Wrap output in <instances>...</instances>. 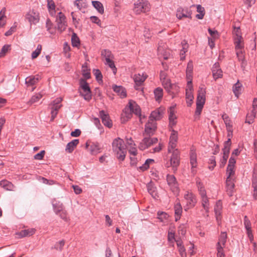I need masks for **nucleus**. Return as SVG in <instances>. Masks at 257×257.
<instances>
[{
	"instance_id": "obj_1",
	"label": "nucleus",
	"mask_w": 257,
	"mask_h": 257,
	"mask_svg": "<svg viewBox=\"0 0 257 257\" xmlns=\"http://www.w3.org/2000/svg\"><path fill=\"white\" fill-rule=\"evenodd\" d=\"M112 150L116 155V158L120 161H123L126 154V149L122 139L117 138L112 143Z\"/></svg>"
},
{
	"instance_id": "obj_2",
	"label": "nucleus",
	"mask_w": 257,
	"mask_h": 257,
	"mask_svg": "<svg viewBox=\"0 0 257 257\" xmlns=\"http://www.w3.org/2000/svg\"><path fill=\"white\" fill-rule=\"evenodd\" d=\"M124 116L127 119H130L132 116V113H134L137 116L141 117V109L138 104L133 100H130L128 106H126L123 110Z\"/></svg>"
},
{
	"instance_id": "obj_3",
	"label": "nucleus",
	"mask_w": 257,
	"mask_h": 257,
	"mask_svg": "<svg viewBox=\"0 0 257 257\" xmlns=\"http://www.w3.org/2000/svg\"><path fill=\"white\" fill-rule=\"evenodd\" d=\"M205 89L203 87H199L196 100V108L195 112L196 117L199 116L202 111L205 102Z\"/></svg>"
},
{
	"instance_id": "obj_4",
	"label": "nucleus",
	"mask_w": 257,
	"mask_h": 257,
	"mask_svg": "<svg viewBox=\"0 0 257 257\" xmlns=\"http://www.w3.org/2000/svg\"><path fill=\"white\" fill-rule=\"evenodd\" d=\"M150 9V4L146 0H138L134 4V11L137 15L141 13H146L149 11Z\"/></svg>"
},
{
	"instance_id": "obj_5",
	"label": "nucleus",
	"mask_w": 257,
	"mask_h": 257,
	"mask_svg": "<svg viewBox=\"0 0 257 257\" xmlns=\"http://www.w3.org/2000/svg\"><path fill=\"white\" fill-rule=\"evenodd\" d=\"M172 153V156L170 160V163H167L166 166L169 167L170 166L172 167V169L174 172H175L177 170V168L180 164V152L176 149L171 150Z\"/></svg>"
},
{
	"instance_id": "obj_6",
	"label": "nucleus",
	"mask_w": 257,
	"mask_h": 257,
	"mask_svg": "<svg viewBox=\"0 0 257 257\" xmlns=\"http://www.w3.org/2000/svg\"><path fill=\"white\" fill-rule=\"evenodd\" d=\"M79 85L80 87L83 91V93L80 92V95H81L85 100L89 101L92 98V95L88 83L85 79L81 78L79 80Z\"/></svg>"
},
{
	"instance_id": "obj_7",
	"label": "nucleus",
	"mask_w": 257,
	"mask_h": 257,
	"mask_svg": "<svg viewBox=\"0 0 257 257\" xmlns=\"http://www.w3.org/2000/svg\"><path fill=\"white\" fill-rule=\"evenodd\" d=\"M56 26L55 28L60 32V33L64 31L67 26L66 18L65 15L62 12H59L56 18Z\"/></svg>"
},
{
	"instance_id": "obj_8",
	"label": "nucleus",
	"mask_w": 257,
	"mask_h": 257,
	"mask_svg": "<svg viewBox=\"0 0 257 257\" xmlns=\"http://www.w3.org/2000/svg\"><path fill=\"white\" fill-rule=\"evenodd\" d=\"M231 145V142L230 139H228V140L224 143V147L222 149L223 156L220 163V167L221 168L223 167L226 163L230 153Z\"/></svg>"
},
{
	"instance_id": "obj_9",
	"label": "nucleus",
	"mask_w": 257,
	"mask_h": 257,
	"mask_svg": "<svg viewBox=\"0 0 257 257\" xmlns=\"http://www.w3.org/2000/svg\"><path fill=\"white\" fill-rule=\"evenodd\" d=\"M158 140L157 138H151L149 136H144V138L140 143L139 148L142 150H145L152 145L157 144Z\"/></svg>"
},
{
	"instance_id": "obj_10",
	"label": "nucleus",
	"mask_w": 257,
	"mask_h": 257,
	"mask_svg": "<svg viewBox=\"0 0 257 257\" xmlns=\"http://www.w3.org/2000/svg\"><path fill=\"white\" fill-rule=\"evenodd\" d=\"M157 130V123L155 121L148 120L145 126V131L143 133L144 136L151 137L154 135Z\"/></svg>"
},
{
	"instance_id": "obj_11",
	"label": "nucleus",
	"mask_w": 257,
	"mask_h": 257,
	"mask_svg": "<svg viewBox=\"0 0 257 257\" xmlns=\"http://www.w3.org/2000/svg\"><path fill=\"white\" fill-rule=\"evenodd\" d=\"M148 75L145 73H139L134 76V80L135 82V88L136 90H139L141 86L142 85Z\"/></svg>"
},
{
	"instance_id": "obj_12",
	"label": "nucleus",
	"mask_w": 257,
	"mask_h": 257,
	"mask_svg": "<svg viewBox=\"0 0 257 257\" xmlns=\"http://www.w3.org/2000/svg\"><path fill=\"white\" fill-rule=\"evenodd\" d=\"M192 12L188 8L179 7L176 12V17L178 19L181 20L183 18H188L192 19Z\"/></svg>"
},
{
	"instance_id": "obj_13",
	"label": "nucleus",
	"mask_w": 257,
	"mask_h": 257,
	"mask_svg": "<svg viewBox=\"0 0 257 257\" xmlns=\"http://www.w3.org/2000/svg\"><path fill=\"white\" fill-rule=\"evenodd\" d=\"M26 19L28 21L31 25L32 24L36 25L39 22V14L34 10L30 11L26 14Z\"/></svg>"
},
{
	"instance_id": "obj_14",
	"label": "nucleus",
	"mask_w": 257,
	"mask_h": 257,
	"mask_svg": "<svg viewBox=\"0 0 257 257\" xmlns=\"http://www.w3.org/2000/svg\"><path fill=\"white\" fill-rule=\"evenodd\" d=\"M178 141V132L174 130H171V134L170 137V141L169 143L168 151L169 153L171 152V150L175 148L176 143Z\"/></svg>"
},
{
	"instance_id": "obj_15",
	"label": "nucleus",
	"mask_w": 257,
	"mask_h": 257,
	"mask_svg": "<svg viewBox=\"0 0 257 257\" xmlns=\"http://www.w3.org/2000/svg\"><path fill=\"white\" fill-rule=\"evenodd\" d=\"M184 198L189 208L193 207L197 202L195 195L191 192H187L184 194Z\"/></svg>"
},
{
	"instance_id": "obj_16",
	"label": "nucleus",
	"mask_w": 257,
	"mask_h": 257,
	"mask_svg": "<svg viewBox=\"0 0 257 257\" xmlns=\"http://www.w3.org/2000/svg\"><path fill=\"white\" fill-rule=\"evenodd\" d=\"M99 115L102 120V123L105 126L108 128H111L112 127V121L110 119L109 114L107 113H106L104 110H102L99 111Z\"/></svg>"
},
{
	"instance_id": "obj_17",
	"label": "nucleus",
	"mask_w": 257,
	"mask_h": 257,
	"mask_svg": "<svg viewBox=\"0 0 257 257\" xmlns=\"http://www.w3.org/2000/svg\"><path fill=\"white\" fill-rule=\"evenodd\" d=\"M167 181L168 184L169 185L173 192H175L178 190L177 183L176 179L174 175H168L167 176Z\"/></svg>"
},
{
	"instance_id": "obj_18",
	"label": "nucleus",
	"mask_w": 257,
	"mask_h": 257,
	"mask_svg": "<svg viewBox=\"0 0 257 257\" xmlns=\"http://www.w3.org/2000/svg\"><path fill=\"white\" fill-rule=\"evenodd\" d=\"M212 72L213 78L215 80L222 77V71L220 69L219 64L218 62L215 63L213 65L212 68Z\"/></svg>"
},
{
	"instance_id": "obj_19",
	"label": "nucleus",
	"mask_w": 257,
	"mask_h": 257,
	"mask_svg": "<svg viewBox=\"0 0 257 257\" xmlns=\"http://www.w3.org/2000/svg\"><path fill=\"white\" fill-rule=\"evenodd\" d=\"M86 147L92 155L98 154L100 152L101 149L98 143H93L91 145H88L87 143H86Z\"/></svg>"
},
{
	"instance_id": "obj_20",
	"label": "nucleus",
	"mask_w": 257,
	"mask_h": 257,
	"mask_svg": "<svg viewBox=\"0 0 257 257\" xmlns=\"http://www.w3.org/2000/svg\"><path fill=\"white\" fill-rule=\"evenodd\" d=\"M163 110L159 108L152 111L149 117V120H152V121H156L160 120L163 116Z\"/></svg>"
},
{
	"instance_id": "obj_21",
	"label": "nucleus",
	"mask_w": 257,
	"mask_h": 257,
	"mask_svg": "<svg viewBox=\"0 0 257 257\" xmlns=\"http://www.w3.org/2000/svg\"><path fill=\"white\" fill-rule=\"evenodd\" d=\"M226 188L227 194L229 196H232L234 188V179L233 178H226Z\"/></svg>"
},
{
	"instance_id": "obj_22",
	"label": "nucleus",
	"mask_w": 257,
	"mask_h": 257,
	"mask_svg": "<svg viewBox=\"0 0 257 257\" xmlns=\"http://www.w3.org/2000/svg\"><path fill=\"white\" fill-rule=\"evenodd\" d=\"M191 84H192L191 81H189L188 82V87H189L190 90H186V98L187 99L186 102L187 103V105L188 106H190L191 105L193 100L194 99L193 95L191 92V89L192 88Z\"/></svg>"
},
{
	"instance_id": "obj_23",
	"label": "nucleus",
	"mask_w": 257,
	"mask_h": 257,
	"mask_svg": "<svg viewBox=\"0 0 257 257\" xmlns=\"http://www.w3.org/2000/svg\"><path fill=\"white\" fill-rule=\"evenodd\" d=\"M112 89L113 91L120 96V97L124 98L126 96L125 89L122 86L114 85L112 86Z\"/></svg>"
},
{
	"instance_id": "obj_24",
	"label": "nucleus",
	"mask_w": 257,
	"mask_h": 257,
	"mask_svg": "<svg viewBox=\"0 0 257 257\" xmlns=\"http://www.w3.org/2000/svg\"><path fill=\"white\" fill-rule=\"evenodd\" d=\"M40 77L38 75L30 76L26 78V83L28 86H33L37 83L40 79Z\"/></svg>"
},
{
	"instance_id": "obj_25",
	"label": "nucleus",
	"mask_w": 257,
	"mask_h": 257,
	"mask_svg": "<svg viewBox=\"0 0 257 257\" xmlns=\"http://www.w3.org/2000/svg\"><path fill=\"white\" fill-rule=\"evenodd\" d=\"M62 101L61 98H58L53 101L51 104L49 105V108L51 110H53L58 112L59 110L62 106L60 102Z\"/></svg>"
},
{
	"instance_id": "obj_26",
	"label": "nucleus",
	"mask_w": 257,
	"mask_h": 257,
	"mask_svg": "<svg viewBox=\"0 0 257 257\" xmlns=\"http://www.w3.org/2000/svg\"><path fill=\"white\" fill-rule=\"evenodd\" d=\"M79 141L78 139H75L68 143L66 147L65 151L69 153H72L74 148L79 144Z\"/></svg>"
},
{
	"instance_id": "obj_27",
	"label": "nucleus",
	"mask_w": 257,
	"mask_h": 257,
	"mask_svg": "<svg viewBox=\"0 0 257 257\" xmlns=\"http://www.w3.org/2000/svg\"><path fill=\"white\" fill-rule=\"evenodd\" d=\"M0 186L9 191H14L15 188V186L11 182L6 180L0 181Z\"/></svg>"
},
{
	"instance_id": "obj_28",
	"label": "nucleus",
	"mask_w": 257,
	"mask_h": 257,
	"mask_svg": "<svg viewBox=\"0 0 257 257\" xmlns=\"http://www.w3.org/2000/svg\"><path fill=\"white\" fill-rule=\"evenodd\" d=\"M53 208L56 214H58L59 212L63 209V204L59 201L54 200L52 201Z\"/></svg>"
},
{
	"instance_id": "obj_29",
	"label": "nucleus",
	"mask_w": 257,
	"mask_h": 257,
	"mask_svg": "<svg viewBox=\"0 0 257 257\" xmlns=\"http://www.w3.org/2000/svg\"><path fill=\"white\" fill-rule=\"evenodd\" d=\"M92 5L99 14H103L104 13V7L100 2L97 1H92Z\"/></svg>"
},
{
	"instance_id": "obj_30",
	"label": "nucleus",
	"mask_w": 257,
	"mask_h": 257,
	"mask_svg": "<svg viewBox=\"0 0 257 257\" xmlns=\"http://www.w3.org/2000/svg\"><path fill=\"white\" fill-rule=\"evenodd\" d=\"M147 189L148 192L153 198H156L158 196L156 187L153 184L149 183L147 185Z\"/></svg>"
},
{
	"instance_id": "obj_31",
	"label": "nucleus",
	"mask_w": 257,
	"mask_h": 257,
	"mask_svg": "<svg viewBox=\"0 0 257 257\" xmlns=\"http://www.w3.org/2000/svg\"><path fill=\"white\" fill-rule=\"evenodd\" d=\"M227 236L226 232H221L219 237L218 242L217 243V246H222L224 247L226 242Z\"/></svg>"
},
{
	"instance_id": "obj_32",
	"label": "nucleus",
	"mask_w": 257,
	"mask_h": 257,
	"mask_svg": "<svg viewBox=\"0 0 257 257\" xmlns=\"http://www.w3.org/2000/svg\"><path fill=\"white\" fill-rule=\"evenodd\" d=\"M221 210L222 203L220 200H218L217 201L214 207V212L217 220L219 219V216L221 215Z\"/></svg>"
},
{
	"instance_id": "obj_33",
	"label": "nucleus",
	"mask_w": 257,
	"mask_h": 257,
	"mask_svg": "<svg viewBox=\"0 0 257 257\" xmlns=\"http://www.w3.org/2000/svg\"><path fill=\"white\" fill-rule=\"evenodd\" d=\"M197 12L199 13L196 15V18L199 20L203 19L205 14V11L204 7H202L200 5H196Z\"/></svg>"
},
{
	"instance_id": "obj_34",
	"label": "nucleus",
	"mask_w": 257,
	"mask_h": 257,
	"mask_svg": "<svg viewBox=\"0 0 257 257\" xmlns=\"http://www.w3.org/2000/svg\"><path fill=\"white\" fill-rule=\"evenodd\" d=\"M235 50L242 49L244 47L242 37L234 38Z\"/></svg>"
},
{
	"instance_id": "obj_35",
	"label": "nucleus",
	"mask_w": 257,
	"mask_h": 257,
	"mask_svg": "<svg viewBox=\"0 0 257 257\" xmlns=\"http://www.w3.org/2000/svg\"><path fill=\"white\" fill-rule=\"evenodd\" d=\"M190 164L192 166V172L195 173L194 168L197 166V157L195 153L192 152L190 154Z\"/></svg>"
},
{
	"instance_id": "obj_36",
	"label": "nucleus",
	"mask_w": 257,
	"mask_h": 257,
	"mask_svg": "<svg viewBox=\"0 0 257 257\" xmlns=\"http://www.w3.org/2000/svg\"><path fill=\"white\" fill-rule=\"evenodd\" d=\"M35 230L33 228L23 230L20 232L19 235L21 237L30 236L34 234Z\"/></svg>"
},
{
	"instance_id": "obj_37",
	"label": "nucleus",
	"mask_w": 257,
	"mask_h": 257,
	"mask_svg": "<svg viewBox=\"0 0 257 257\" xmlns=\"http://www.w3.org/2000/svg\"><path fill=\"white\" fill-rule=\"evenodd\" d=\"M155 99L156 100L161 99L163 95V89L161 87H157L154 91Z\"/></svg>"
},
{
	"instance_id": "obj_38",
	"label": "nucleus",
	"mask_w": 257,
	"mask_h": 257,
	"mask_svg": "<svg viewBox=\"0 0 257 257\" xmlns=\"http://www.w3.org/2000/svg\"><path fill=\"white\" fill-rule=\"evenodd\" d=\"M163 84L165 89L168 92H171L174 87H176L175 84H172L170 80H167L165 82H163Z\"/></svg>"
},
{
	"instance_id": "obj_39",
	"label": "nucleus",
	"mask_w": 257,
	"mask_h": 257,
	"mask_svg": "<svg viewBox=\"0 0 257 257\" xmlns=\"http://www.w3.org/2000/svg\"><path fill=\"white\" fill-rule=\"evenodd\" d=\"M202 206L206 213L209 212V199L207 197H202Z\"/></svg>"
},
{
	"instance_id": "obj_40",
	"label": "nucleus",
	"mask_w": 257,
	"mask_h": 257,
	"mask_svg": "<svg viewBox=\"0 0 257 257\" xmlns=\"http://www.w3.org/2000/svg\"><path fill=\"white\" fill-rule=\"evenodd\" d=\"M241 84L238 81L233 86V91L235 96L238 95L240 93L241 90Z\"/></svg>"
},
{
	"instance_id": "obj_41",
	"label": "nucleus",
	"mask_w": 257,
	"mask_h": 257,
	"mask_svg": "<svg viewBox=\"0 0 257 257\" xmlns=\"http://www.w3.org/2000/svg\"><path fill=\"white\" fill-rule=\"evenodd\" d=\"M222 118L223 120H224V122L226 125L227 130L232 128V125L231 124V121H230L228 116L226 114L224 113L222 115Z\"/></svg>"
},
{
	"instance_id": "obj_42",
	"label": "nucleus",
	"mask_w": 257,
	"mask_h": 257,
	"mask_svg": "<svg viewBox=\"0 0 257 257\" xmlns=\"http://www.w3.org/2000/svg\"><path fill=\"white\" fill-rule=\"evenodd\" d=\"M71 43L73 47H78L80 45V40L76 34L73 33L71 37Z\"/></svg>"
},
{
	"instance_id": "obj_43",
	"label": "nucleus",
	"mask_w": 257,
	"mask_h": 257,
	"mask_svg": "<svg viewBox=\"0 0 257 257\" xmlns=\"http://www.w3.org/2000/svg\"><path fill=\"white\" fill-rule=\"evenodd\" d=\"M234 168V167H232L230 165H227L226 173L227 175V178H233L232 177L234 176L235 173Z\"/></svg>"
},
{
	"instance_id": "obj_44",
	"label": "nucleus",
	"mask_w": 257,
	"mask_h": 257,
	"mask_svg": "<svg viewBox=\"0 0 257 257\" xmlns=\"http://www.w3.org/2000/svg\"><path fill=\"white\" fill-rule=\"evenodd\" d=\"M42 50V45L40 44H39L37 46V49L32 52V59H34L36 58L41 53Z\"/></svg>"
},
{
	"instance_id": "obj_45",
	"label": "nucleus",
	"mask_w": 257,
	"mask_h": 257,
	"mask_svg": "<svg viewBox=\"0 0 257 257\" xmlns=\"http://www.w3.org/2000/svg\"><path fill=\"white\" fill-rule=\"evenodd\" d=\"M256 114L253 113V111H251L250 114H247L245 122L248 123L249 124L252 123L253 122V120L255 117Z\"/></svg>"
},
{
	"instance_id": "obj_46",
	"label": "nucleus",
	"mask_w": 257,
	"mask_h": 257,
	"mask_svg": "<svg viewBox=\"0 0 257 257\" xmlns=\"http://www.w3.org/2000/svg\"><path fill=\"white\" fill-rule=\"evenodd\" d=\"M42 96L43 95L40 93L36 94L35 95H33L31 97V99L29 101V103L31 104H33L34 103L38 102L42 97Z\"/></svg>"
},
{
	"instance_id": "obj_47",
	"label": "nucleus",
	"mask_w": 257,
	"mask_h": 257,
	"mask_svg": "<svg viewBox=\"0 0 257 257\" xmlns=\"http://www.w3.org/2000/svg\"><path fill=\"white\" fill-rule=\"evenodd\" d=\"M157 215L158 218L162 222L164 221V220L168 219L169 216L167 213L163 211H158Z\"/></svg>"
},
{
	"instance_id": "obj_48",
	"label": "nucleus",
	"mask_w": 257,
	"mask_h": 257,
	"mask_svg": "<svg viewBox=\"0 0 257 257\" xmlns=\"http://www.w3.org/2000/svg\"><path fill=\"white\" fill-rule=\"evenodd\" d=\"M244 225L246 231H250V230H251V223L246 216H245L244 217Z\"/></svg>"
},
{
	"instance_id": "obj_49",
	"label": "nucleus",
	"mask_w": 257,
	"mask_h": 257,
	"mask_svg": "<svg viewBox=\"0 0 257 257\" xmlns=\"http://www.w3.org/2000/svg\"><path fill=\"white\" fill-rule=\"evenodd\" d=\"M106 64L108 65L109 67L112 69L113 73L115 74L116 73V68L113 61L111 60V59L107 58L106 59Z\"/></svg>"
},
{
	"instance_id": "obj_50",
	"label": "nucleus",
	"mask_w": 257,
	"mask_h": 257,
	"mask_svg": "<svg viewBox=\"0 0 257 257\" xmlns=\"http://www.w3.org/2000/svg\"><path fill=\"white\" fill-rule=\"evenodd\" d=\"M94 74L95 76L96 80L99 82L101 81L102 82V75L101 72L99 69H95L94 70Z\"/></svg>"
},
{
	"instance_id": "obj_51",
	"label": "nucleus",
	"mask_w": 257,
	"mask_h": 257,
	"mask_svg": "<svg viewBox=\"0 0 257 257\" xmlns=\"http://www.w3.org/2000/svg\"><path fill=\"white\" fill-rule=\"evenodd\" d=\"M74 5L79 10H81L82 8H84L86 6V3L83 0H76L74 2Z\"/></svg>"
},
{
	"instance_id": "obj_52",
	"label": "nucleus",
	"mask_w": 257,
	"mask_h": 257,
	"mask_svg": "<svg viewBox=\"0 0 257 257\" xmlns=\"http://www.w3.org/2000/svg\"><path fill=\"white\" fill-rule=\"evenodd\" d=\"M175 214L181 215L182 207L180 203H178L174 206Z\"/></svg>"
},
{
	"instance_id": "obj_53",
	"label": "nucleus",
	"mask_w": 257,
	"mask_h": 257,
	"mask_svg": "<svg viewBox=\"0 0 257 257\" xmlns=\"http://www.w3.org/2000/svg\"><path fill=\"white\" fill-rule=\"evenodd\" d=\"M101 55L105 58V61H106V59L107 58L111 59L112 58L111 52L106 49L101 51Z\"/></svg>"
},
{
	"instance_id": "obj_54",
	"label": "nucleus",
	"mask_w": 257,
	"mask_h": 257,
	"mask_svg": "<svg viewBox=\"0 0 257 257\" xmlns=\"http://www.w3.org/2000/svg\"><path fill=\"white\" fill-rule=\"evenodd\" d=\"M236 56L238 58V60L239 61L242 62V63H243L245 59H244V55H243V53H242V49L236 50Z\"/></svg>"
},
{
	"instance_id": "obj_55",
	"label": "nucleus",
	"mask_w": 257,
	"mask_h": 257,
	"mask_svg": "<svg viewBox=\"0 0 257 257\" xmlns=\"http://www.w3.org/2000/svg\"><path fill=\"white\" fill-rule=\"evenodd\" d=\"M65 244V241L64 240H62L59 242H57L56 243V244L54 245V248L56 249L57 250H59L60 251H61L63 249V247Z\"/></svg>"
},
{
	"instance_id": "obj_56",
	"label": "nucleus",
	"mask_w": 257,
	"mask_h": 257,
	"mask_svg": "<svg viewBox=\"0 0 257 257\" xmlns=\"http://www.w3.org/2000/svg\"><path fill=\"white\" fill-rule=\"evenodd\" d=\"M165 50V44L162 42L158 44V52L160 54H164Z\"/></svg>"
},
{
	"instance_id": "obj_57",
	"label": "nucleus",
	"mask_w": 257,
	"mask_h": 257,
	"mask_svg": "<svg viewBox=\"0 0 257 257\" xmlns=\"http://www.w3.org/2000/svg\"><path fill=\"white\" fill-rule=\"evenodd\" d=\"M193 71V64L192 62H189L188 63L187 69H186V75L187 76H190Z\"/></svg>"
},
{
	"instance_id": "obj_58",
	"label": "nucleus",
	"mask_w": 257,
	"mask_h": 257,
	"mask_svg": "<svg viewBox=\"0 0 257 257\" xmlns=\"http://www.w3.org/2000/svg\"><path fill=\"white\" fill-rule=\"evenodd\" d=\"M10 46L9 45H4L0 52V57H4L9 49Z\"/></svg>"
},
{
	"instance_id": "obj_59",
	"label": "nucleus",
	"mask_w": 257,
	"mask_h": 257,
	"mask_svg": "<svg viewBox=\"0 0 257 257\" xmlns=\"http://www.w3.org/2000/svg\"><path fill=\"white\" fill-rule=\"evenodd\" d=\"M223 248L224 247L222 246H217V257H225V254L223 251Z\"/></svg>"
},
{
	"instance_id": "obj_60",
	"label": "nucleus",
	"mask_w": 257,
	"mask_h": 257,
	"mask_svg": "<svg viewBox=\"0 0 257 257\" xmlns=\"http://www.w3.org/2000/svg\"><path fill=\"white\" fill-rule=\"evenodd\" d=\"M47 6L49 11L55 10V4L53 0H47Z\"/></svg>"
},
{
	"instance_id": "obj_61",
	"label": "nucleus",
	"mask_w": 257,
	"mask_h": 257,
	"mask_svg": "<svg viewBox=\"0 0 257 257\" xmlns=\"http://www.w3.org/2000/svg\"><path fill=\"white\" fill-rule=\"evenodd\" d=\"M45 154V151H41L40 153H37L34 156V159L38 160H41L44 158Z\"/></svg>"
},
{
	"instance_id": "obj_62",
	"label": "nucleus",
	"mask_w": 257,
	"mask_h": 257,
	"mask_svg": "<svg viewBox=\"0 0 257 257\" xmlns=\"http://www.w3.org/2000/svg\"><path fill=\"white\" fill-rule=\"evenodd\" d=\"M233 33L234 34H235L234 38L242 37L240 29L239 27H237V28L234 27V30L233 31Z\"/></svg>"
},
{
	"instance_id": "obj_63",
	"label": "nucleus",
	"mask_w": 257,
	"mask_h": 257,
	"mask_svg": "<svg viewBox=\"0 0 257 257\" xmlns=\"http://www.w3.org/2000/svg\"><path fill=\"white\" fill-rule=\"evenodd\" d=\"M169 121L172 120H175L176 119V116L174 112V107H170V111H169Z\"/></svg>"
},
{
	"instance_id": "obj_64",
	"label": "nucleus",
	"mask_w": 257,
	"mask_h": 257,
	"mask_svg": "<svg viewBox=\"0 0 257 257\" xmlns=\"http://www.w3.org/2000/svg\"><path fill=\"white\" fill-rule=\"evenodd\" d=\"M253 113H257V98H254L252 101V110Z\"/></svg>"
}]
</instances>
